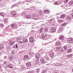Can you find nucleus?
Segmentation results:
<instances>
[{
  "label": "nucleus",
  "mask_w": 73,
  "mask_h": 73,
  "mask_svg": "<svg viewBox=\"0 0 73 73\" xmlns=\"http://www.w3.org/2000/svg\"><path fill=\"white\" fill-rule=\"evenodd\" d=\"M9 42V44L10 45H13L14 43H15V40L13 38L10 39L8 40Z\"/></svg>",
  "instance_id": "1"
},
{
  "label": "nucleus",
  "mask_w": 73,
  "mask_h": 73,
  "mask_svg": "<svg viewBox=\"0 0 73 73\" xmlns=\"http://www.w3.org/2000/svg\"><path fill=\"white\" fill-rule=\"evenodd\" d=\"M32 17L33 19H34L35 20H38L39 17V15H38L36 14H34L33 15Z\"/></svg>",
  "instance_id": "2"
},
{
  "label": "nucleus",
  "mask_w": 73,
  "mask_h": 73,
  "mask_svg": "<svg viewBox=\"0 0 73 73\" xmlns=\"http://www.w3.org/2000/svg\"><path fill=\"white\" fill-rule=\"evenodd\" d=\"M56 31V28L55 27H52L51 29V32L52 33H55Z\"/></svg>",
  "instance_id": "3"
},
{
  "label": "nucleus",
  "mask_w": 73,
  "mask_h": 73,
  "mask_svg": "<svg viewBox=\"0 0 73 73\" xmlns=\"http://www.w3.org/2000/svg\"><path fill=\"white\" fill-rule=\"evenodd\" d=\"M11 15H12V17H15V16H16L17 15L15 11H12L11 12Z\"/></svg>",
  "instance_id": "4"
},
{
  "label": "nucleus",
  "mask_w": 73,
  "mask_h": 73,
  "mask_svg": "<svg viewBox=\"0 0 73 73\" xmlns=\"http://www.w3.org/2000/svg\"><path fill=\"white\" fill-rule=\"evenodd\" d=\"M29 41L31 42H34V38L32 36L30 37Z\"/></svg>",
  "instance_id": "5"
},
{
  "label": "nucleus",
  "mask_w": 73,
  "mask_h": 73,
  "mask_svg": "<svg viewBox=\"0 0 73 73\" xmlns=\"http://www.w3.org/2000/svg\"><path fill=\"white\" fill-rule=\"evenodd\" d=\"M11 27L12 28H15L17 27V25L16 23H13L11 24Z\"/></svg>",
  "instance_id": "6"
},
{
  "label": "nucleus",
  "mask_w": 73,
  "mask_h": 73,
  "mask_svg": "<svg viewBox=\"0 0 73 73\" xmlns=\"http://www.w3.org/2000/svg\"><path fill=\"white\" fill-rule=\"evenodd\" d=\"M28 59H30V57L28 55H25L24 57V58H23L24 60H28Z\"/></svg>",
  "instance_id": "7"
},
{
  "label": "nucleus",
  "mask_w": 73,
  "mask_h": 73,
  "mask_svg": "<svg viewBox=\"0 0 73 73\" xmlns=\"http://www.w3.org/2000/svg\"><path fill=\"white\" fill-rule=\"evenodd\" d=\"M40 60L42 64H44L46 63V61L45 60V59L43 58L40 59Z\"/></svg>",
  "instance_id": "8"
},
{
  "label": "nucleus",
  "mask_w": 73,
  "mask_h": 73,
  "mask_svg": "<svg viewBox=\"0 0 73 73\" xmlns=\"http://www.w3.org/2000/svg\"><path fill=\"white\" fill-rule=\"evenodd\" d=\"M40 71V68H38L36 69L34 71V72H35V73H39Z\"/></svg>",
  "instance_id": "9"
},
{
  "label": "nucleus",
  "mask_w": 73,
  "mask_h": 73,
  "mask_svg": "<svg viewBox=\"0 0 73 73\" xmlns=\"http://www.w3.org/2000/svg\"><path fill=\"white\" fill-rule=\"evenodd\" d=\"M31 63L30 62H29L28 63H26V65L27 67L28 68H29V67H30L31 66Z\"/></svg>",
  "instance_id": "10"
},
{
  "label": "nucleus",
  "mask_w": 73,
  "mask_h": 73,
  "mask_svg": "<svg viewBox=\"0 0 73 73\" xmlns=\"http://www.w3.org/2000/svg\"><path fill=\"white\" fill-rule=\"evenodd\" d=\"M54 54L53 52H51L50 54V56L51 57H54Z\"/></svg>",
  "instance_id": "11"
},
{
  "label": "nucleus",
  "mask_w": 73,
  "mask_h": 73,
  "mask_svg": "<svg viewBox=\"0 0 73 73\" xmlns=\"http://www.w3.org/2000/svg\"><path fill=\"white\" fill-rule=\"evenodd\" d=\"M59 40H64V36H60V37H59Z\"/></svg>",
  "instance_id": "12"
},
{
  "label": "nucleus",
  "mask_w": 73,
  "mask_h": 73,
  "mask_svg": "<svg viewBox=\"0 0 73 73\" xmlns=\"http://www.w3.org/2000/svg\"><path fill=\"white\" fill-rule=\"evenodd\" d=\"M40 57V54L38 53L36 54V59H39Z\"/></svg>",
  "instance_id": "13"
},
{
  "label": "nucleus",
  "mask_w": 73,
  "mask_h": 73,
  "mask_svg": "<svg viewBox=\"0 0 73 73\" xmlns=\"http://www.w3.org/2000/svg\"><path fill=\"white\" fill-rule=\"evenodd\" d=\"M72 40L73 38H70L68 39V43H71Z\"/></svg>",
  "instance_id": "14"
},
{
  "label": "nucleus",
  "mask_w": 73,
  "mask_h": 73,
  "mask_svg": "<svg viewBox=\"0 0 73 73\" xmlns=\"http://www.w3.org/2000/svg\"><path fill=\"white\" fill-rule=\"evenodd\" d=\"M8 68H11V69H13V66L11 64H9L7 65Z\"/></svg>",
  "instance_id": "15"
},
{
  "label": "nucleus",
  "mask_w": 73,
  "mask_h": 73,
  "mask_svg": "<svg viewBox=\"0 0 73 73\" xmlns=\"http://www.w3.org/2000/svg\"><path fill=\"white\" fill-rule=\"evenodd\" d=\"M44 58L45 59L47 60V61H49V58L48 55H46L44 56Z\"/></svg>",
  "instance_id": "16"
},
{
  "label": "nucleus",
  "mask_w": 73,
  "mask_h": 73,
  "mask_svg": "<svg viewBox=\"0 0 73 73\" xmlns=\"http://www.w3.org/2000/svg\"><path fill=\"white\" fill-rule=\"evenodd\" d=\"M66 16V15L65 14H63L60 16V18L61 19H64L65 18Z\"/></svg>",
  "instance_id": "17"
},
{
  "label": "nucleus",
  "mask_w": 73,
  "mask_h": 73,
  "mask_svg": "<svg viewBox=\"0 0 73 73\" xmlns=\"http://www.w3.org/2000/svg\"><path fill=\"white\" fill-rule=\"evenodd\" d=\"M69 6H71L72 4H73V1H71L69 2Z\"/></svg>",
  "instance_id": "18"
},
{
  "label": "nucleus",
  "mask_w": 73,
  "mask_h": 73,
  "mask_svg": "<svg viewBox=\"0 0 73 73\" xmlns=\"http://www.w3.org/2000/svg\"><path fill=\"white\" fill-rule=\"evenodd\" d=\"M72 56H73V54H72L66 55V57H68V58H70V57H72Z\"/></svg>",
  "instance_id": "19"
},
{
  "label": "nucleus",
  "mask_w": 73,
  "mask_h": 73,
  "mask_svg": "<svg viewBox=\"0 0 73 73\" xmlns=\"http://www.w3.org/2000/svg\"><path fill=\"white\" fill-rule=\"evenodd\" d=\"M43 11L44 13H48L49 12V11H48V10H45Z\"/></svg>",
  "instance_id": "20"
},
{
  "label": "nucleus",
  "mask_w": 73,
  "mask_h": 73,
  "mask_svg": "<svg viewBox=\"0 0 73 73\" xmlns=\"http://www.w3.org/2000/svg\"><path fill=\"white\" fill-rule=\"evenodd\" d=\"M36 62L37 63V64L38 65H40L41 64V63L40 62L39 60H37L36 61Z\"/></svg>",
  "instance_id": "21"
},
{
  "label": "nucleus",
  "mask_w": 73,
  "mask_h": 73,
  "mask_svg": "<svg viewBox=\"0 0 73 73\" xmlns=\"http://www.w3.org/2000/svg\"><path fill=\"white\" fill-rule=\"evenodd\" d=\"M61 46L57 47H56V49L57 51H58V50H61Z\"/></svg>",
  "instance_id": "22"
},
{
  "label": "nucleus",
  "mask_w": 73,
  "mask_h": 73,
  "mask_svg": "<svg viewBox=\"0 0 73 73\" xmlns=\"http://www.w3.org/2000/svg\"><path fill=\"white\" fill-rule=\"evenodd\" d=\"M25 17L27 19H30L32 17V15H27L25 16Z\"/></svg>",
  "instance_id": "23"
},
{
  "label": "nucleus",
  "mask_w": 73,
  "mask_h": 73,
  "mask_svg": "<svg viewBox=\"0 0 73 73\" xmlns=\"http://www.w3.org/2000/svg\"><path fill=\"white\" fill-rule=\"evenodd\" d=\"M23 42L24 43H26V42H28V39L26 38H25L23 39Z\"/></svg>",
  "instance_id": "24"
},
{
  "label": "nucleus",
  "mask_w": 73,
  "mask_h": 73,
  "mask_svg": "<svg viewBox=\"0 0 73 73\" xmlns=\"http://www.w3.org/2000/svg\"><path fill=\"white\" fill-rule=\"evenodd\" d=\"M23 3H24V2H23V1H20L17 3V4H18V5L23 4Z\"/></svg>",
  "instance_id": "25"
},
{
  "label": "nucleus",
  "mask_w": 73,
  "mask_h": 73,
  "mask_svg": "<svg viewBox=\"0 0 73 73\" xmlns=\"http://www.w3.org/2000/svg\"><path fill=\"white\" fill-rule=\"evenodd\" d=\"M46 37H47V35H46V34L45 36H42V38L43 40H45L46 38Z\"/></svg>",
  "instance_id": "26"
},
{
  "label": "nucleus",
  "mask_w": 73,
  "mask_h": 73,
  "mask_svg": "<svg viewBox=\"0 0 73 73\" xmlns=\"http://www.w3.org/2000/svg\"><path fill=\"white\" fill-rule=\"evenodd\" d=\"M31 2H29V1H28V0H26L24 2V3H25L26 4H27V5H29V3H28Z\"/></svg>",
  "instance_id": "27"
},
{
  "label": "nucleus",
  "mask_w": 73,
  "mask_h": 73,
  "mask_svg": "<svg viewBox=\"0 0 73 73\" xmlns=\"http://www.w3.org/2000/svg\"><path fill=\"white\" fill-rule=\"evenodd\" d=\"M58 22L59 23H60V24H61V23H62L63 22H64V21H63V20H58Z\"/></svg>",
  "instance_id": "28"
},
{
  "label": "nucleus",
  "mask_w": 73,
  "mask_h": 73,
  "mask_svg": "<svg viewBox=\"0 0 73 73\" xmlns=\"http://www.w3.org/2000/svg\"><path fill=\"white\" fill-rule=\"evenodd\" d=\"M43 30L44 32H47L48 31V28H45Z\"/></svg>",
  "instance_id": "29"
},
{
  "label": "nucleus",
  "mask_w": 73,
  "mask_h": 73,
  "mask_svg": "<svg viewBox=\"0 0 73 73\" xmlns=\"http://www.w3.org/2000/svg\"><path fill=\"white\" fill-rule=\"evenodd\" d=\"M64 48L65 50H68V46L66 45L64 47Z\"/></svg>",
  "instance_id": "30"
},
{
  "label": "nucleus",
  "mask_w": 73,
  "mask_h": 73,
  "mask_svg": "<svg viewBox=\"0 0 73 73\" xmlns=\"http://www.w3.org/2000/svg\"><path fill=\"white\" fill-rule=\"evenodd\" d=\"M56 46H59V45H60V42H56Z\"/></svg>",
  "instance_id": "31"
},
{
  "label": "nucleus",
  "mask_w": 73,
  "mask_h": 73,
  "mask_svg": "<svg viewBox=\"0 0 73 73\" xmlns=\"http://www.w3.org/2000/svg\"><path fill=\"white\" fill-rule=\"evenodd\" d=\"M4 48V46L3 44H0V50Z\"/></svg>",
  "instance_id": "32"
},
{
  "label": "nucleus",
  "mask_w": 73,
  "mask_h": 73,
  "mask_svg": "<svg viewBox=\"0 0 73 73\" xmlns=\"http://www.w3.org/2000/svg\"><path fill=\"white\" fill-rule=\"evenodd\" d=\"M72 48H70L68 49L67 51V53H69L70 52H71V51H72Z\"/></svg>",
  "instance_id": "33"
},
{
  "label": "nucleus",
  "mask_w": 73,
  "mask_h": 73,
  "mask_svg": "<svg viewBox=\"0 0 73 73\" xmlns=\"http://www.w3.org/2000/svg\"><path fill=\"white\" fill-rule=\"evenodd\" d=\"M67 24V23H64L63 24H62L61 25V26H66V25Z\"/></svg>",
  "instance_id": "34"
},
{
  "label": "nucleus",
  "mask_w": 73,
  "mask_h": 73,
  "mask_svg": "<svg viewBox=\"0 0 73 73\" xmlns=\"http://www.w3.org/2000/svg\"><path fill=\"white\" fill-rule=\"evenodd\" d=\"M30 34H34L35 35H36V34H35V32H34V31H32V32H30L29 33Z\"/></svg>",
  "instance_id": "35"
},
{
  "label": "nucleus",
  "mask_w": 73,
  "mask_h": 73,
  "mask_svg": "<svg viewBox=\"0 0 73 73\" xmlns=\"http://www.w3.org/2000/svg\"><path fill=\"white\" fill-rule=\"evenodd\" d=\"M66 19H68V20H71V19H72L71 18V17L70 16L69 17H66Z\"/></svg>",
  "instance_id": "36"
},
{
  "label": "nucleus",
  "mask_w": 73,
  "mask_h": 73,
  "mask_svg": "<svg viewBox=\"0 0 73 73\" xmlns=\"http://www.w3.org/2000/svg\"><path fill=\"white\" fill-rule=\"evenodd\" d=\"M0 15L3 17L4 16V14L2 13H0Z\"/></svg>",
  "instance_id": "37"
},
{
  "label": "nucleus",
  "mask_w": 73,
  "mask_h": 73,
  "mask_svg": "<svg viewBox=\"0 0 73 73\" xmlns=\"http://www.w3.org/2000/svg\"><path fill=\"white\" fill-rule=\"evenodd\" d=\"M7 19H4V23L5 24V23H7Z\"/></svg>",
  "instance_id": "38"
},
{
  "label": "nucleus",
  "mask_w": 73,
  "mask_h": 73,
  "mask_svg": "<svg viewBox=\"0 0 73 73\" xmlns=\"http://www.w3.org/2000/svg\"><path fill=\"white\" fill-rule=\"evenodd\" d=\"M63 30V29L62 28H60L59 29V31H60V32H61V31H62Z\"/></svg>",
  "instance_id": "39"
},
{
  "label": "nucleus",
  "mask_w": 73,
  "mask_h": 73,
  "mask_svg": "<svg viewBox=\"0 0 73 73\" xmlns=\"http://www.w3.org/2000/svg\"><path fill=\"white\" fill-rule=\"evenodd\" d=\"M54 4V5H58V3L57 2H55Z\"/></svg>",
  "instance_id": "40"
},
{
  "label": "nucleus",
  "mask_w": 73,
  "mask_h": 73,
  "mask_svg": "<svg viewBox=\"0 0 73 73\" xmlns=\"http://www.w3.org/2000/svg\"><path fill=\"white\" fill-rule=\"evenodd\" d=\"M68 0H66L64 1V3H68Z\"/></svg>",
  "instance_id": "41"
},
{
  "label": "nucleus",
  "mask_w": 73,
  "mask_h": 73,
  "mask_svg": "<svg viewBox=\"0 0 73 73\" xmlns=\"http://www.w3.org/2000/svg\"><path fill=\"white\" fill-rule=\"evenodd\" d=\"M35 72L34 71H32L31 72H28V73H35Z\"/></svg>",
  "instance_id": "42"
},
{
  "label": "nucleus",
  "mask_w": 73,
  "mask_h": 73,
  "mask_svg": "<svg viewBox=\"0 0 73 73\" xmlns=\"http://www.w3.org/2000/svg\"><path fill=\"white\" fill-rule=\"evenodd\" d=\"M4 59H5V60H7V56H4Z\"/></svg>",
  "instance_id": "43"
},
{
  "label": "nucleus",
  "mask_w": 73,
  "mask_h": 73,
  "mask_svg": "<svg viewBox=\"0 0 73 73\" xmlns=\"http://www.w3.org/2000/svg\"><path fill=\"white\" fill-rule=\"evenodd\" d=\"M18 25H19V26H21L22 25L21 22H19V23H18Z\"/></svg>",
  "instance_id": "44"
},
{
  "label": "nucleus",
  "mask_w": 73,
  "mask_h": 73,
  "mask_svg": "<svg viewBox=\"0 0 73 73\" xmlns=\"http://www.w3.org/2000/svg\"><path fill=\"white\" fill-rule=\"evenodd\" d=\"M42 28H41L40 29V30L39 31V32L40 33H42Z\"/></svg>",
  "instance_id": "45"
},
{
  "label": "nucleus",
  "mask_w": 73,
  "mask_h": 73,
  "mask_svg": "<svg viewBox=\"0 0 73 73\" xmlns=\"http://www.w3.org/2000/svg\"><path fill=\"white\" fill-rule=\"evenodd\" d=\"M31 54L32 56H33V55H35V53H34V52H32Z\"/></svg>",
  "instance_id": "46"
},
{
  "label": "nucleus",
  "mask_w": 73,
  "mask_h": 73,
  "mask_svg": "<svg viewBox=\"0 0 73 73\" xmlns=\"http://www.w3.org/2000/svg\"><path fill=\"white\" fill-rule=\"evenodd\" d=\"M38 12L39 13H42V11L41 10H39L38 11Z\"/></svg>",
  "instance_id": "47"
},
{
  "label": "nucleus",
  "mask_w": 73,
  "mask_h": 73,
  "mask_svg": "<svg viewBox=\"0 0 73 73\" xmlns=\"http://www.w3.org/2000/svg\"><path fill=\"white\" fill-rule=\"evenodd\" d=\"M22 16H25V14L24 13H23L22 14Z\"/></svg>",
  "instance_id": "48"
},
{
  "label": "nucleus",
  "mask_w": 73,
  "mask_h": 73,
  "mask_svg": "<svg viewBox=\"0 0 73 73\" xmlns=\"http://www.w3.org/2000/svg\"><path fill=\"white\" fill-rule=\"evenodd\" d=\"M28 1H29V2H30V3H31L33 2L32 0H28Z\"/></svg>",
  "instance_id": "49"
},
{
  "label": "nucleus",
  "mask_w": 73,
  "mask_h": 73,
  "mask_svg": "<svg viewBox=\"0 0 73 73\" xmlns=\"http://www.w3.org/2000/svg\"><path fill=\"white\" fill-rule=\"evenodd\" d=\"M60 52H63V49H60V50H59Z\"/></svg>",
  "instance_id": "50"
},
{
  "label": "nucleus",
  "mask_w": 73,
  "mask_h": 73,
  "mask_svg": "<svg viewBox=\"0 0 73 73\" xmlns=\"http://www.w3.org/2000/svg\"><path fill=\"white\" fill-rule=\"evenodd\" d=\"M52 20H53L52 19H51L50 20H48V21H49V22L50 23H51V22H52Z\"/></svg>",
  "instance_id": "51"
},
{
  "label": "nucleus",
  "mask_w": 73,
  "mask_h": 73,
  "mask_svg": "<svg viewBox=\"0 0 73 73\" xmlns=\"http://www.w3.org/2000/svg\"><path fill=\"white\" fill-rule=\"evenodd\" d=\"M58 63H57L54 64V66H59Z\"/></svg>",
  "instance_id": "52"
},
{
  "label": "nucleus",
  "mask_w": 73,
  "mask_h": 73,
  "mask_svg": "<svg viewBox=\"0 0 73 73\" xmlns=\"http://www.w3.org/2000/svg\"><path fill=\"white\" fill-rule=\"evenodd\" d=\"M39 15L40 16H42V15H43V14H42V13H39Z\"/></svg>",
  "instance_id": "53"
},
{
  "label": "nucleus",
  "mask_w": 73,
  "mask_h": 73,
  "mask_svg": "<svg viewBox=\"0 0 73 73\" xmlns=\"http://www.w3.org/2000/svg\"><path fill=\"white\" fill-rule=\"evenodd\" d=\"M9 28V26H8L6 27V29H8Z\"/></svg>",
  "instance_id": "54"
},
{
  "label": "nucleus",
  "mask_w": 73,
  "mask_h": 73,
  "mask_svg": "<svg viewBox=\"0 0 73 73\" xmlns=\"http://www.w3.org/2000/svg\"><path fill=\"white\" fill-rule=\"evenodd\" d=\"M21 24L22 25L23 24H25V22H21Z\"/></svg>",
  "instance_id": "55"
},
{
  "label": "nucleus",
  "mask_w": 73,
  "mask_h": 73,
  "mask_svg": "<svg viewBox=\"0 0 73 73\" xmlns=\"http://www.w3.org/2000/svg\"><path fill=\"white\" fill-rule=\"evenodd\" d=\"M3 24H1V27H3Z\"/></svg>",
  "instance_id": "56"
},
{
  "label": "nucleus",
  "mask_w": 73,
  "mask_h": 73,
  "mask_svg": "<svg viewBox=\"0 0 73 73\" xmlns=\"http://www.w3.org/2000/svg\"><path fill=\"white\" fill-rule=\"evenodd\" d=\"M3 63L4 64H7V62H6V61H5Z\"/></svg>",
  "instance_id": "57"
},
{
  "label": "nucleus",
  "mask_w": 73,
  "mask_h": 73,
  "mask_svg": "<svg viewBox=\"0 0 73 73\" xmlns=\"http://www.w3.org/2000/svg\"><path fill=\"white\" fill-rule=\"evenodd\" d=\"M9 60H10V61H11L12 60V58L11 57L10 58H9Z\"/></svg>",
  "instance_id": "58"
},
{
  "label": "nucleus",
  "mask_w": 73,
  "mask_h": 73,
  "mask_svg": "<svg viewBox=\"0 0 73 73\" xmlns=\"http://www.w3.org/2000/svg\"><path fill=\"white\" fill-rule=\"evenodd\" d=\"M15 46H16V48H18V47H17V44H15Z\"/></svg>",
  "instance_id": "59"
},
{
  "label": "nucleus",
  "mask_w": 73,
  "mask_h": 73,
  "mask_svg": "<svg viewBox=\"0 0 73 73\" xmlns=\"http://www.w3.org/2000/svg\"><path fill=\"white\" fill-rule=\"evenodd\" d=\"M58 65H58L59 66H61V65H62V64L58 63Z\"/></svg>",
  "instance_id": "60"
},
{
  "label": "nucleus",
  "mask_w": 73,
  "mask_h": 73,
  "mask_svg": "<svg viewBox=\"0 0 73 73\" xmlns=\"http://www.w3.org/2000/svg\"><path fill=\"white\" fill-rule=\"evenodd\" d=\"M71 16L73 18V14H71Z\"/></svg>",
  "instance_id": "61"
},
{
  "label": "nucleus",
  "mask_w": 73,
  "mask_h": 73,
  "mask_svg": "<svg viewBox=\"0 0 73 73\" xmlns=\"http://www.w3.org/2000/svg\"><path fill=\"white\" fill-rule=\"evenodd\" d=\"M55 61H56L55 62H56V63H57V60H55Z\"/></svg>",
  "instance_id": "62"
},
{
  "label": "nucleus",
  "mask_w": 73,
  "mask_h": 73,
  "mask_svg": "<svg viewBox=\"0 0 73 73\" xmlns=\"http://www.w3.org/2000/svg\"><path fill=\"white\" fill-rule=\"evenodd\" d=\"M44 24H42V27H43V26H44Z\"/></svg>",
  "instance_id": "63"
},
{
  "label": "nucleus",
  "mask_w": 73,
  "mask_h": 73,
  "mask_svg": "<svg viewBox=\"0 0 73 73\" xmlns=\"http://www.w3.org/2000/svg\"><path fill=\"white\" fill-rule=\"evenodd\" d=\"M71 44H73V40H72V41L71 42Z\"/></svg>",
  "instance_id": "64"
}]
</instances>
